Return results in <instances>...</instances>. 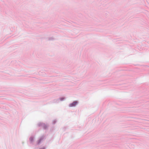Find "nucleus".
I'll return each instance as SVG.
<instances>
[{
	"instance_id": "1",
	"label": "nucleus",
	"mask_w": 149,
	"mask_h": 149,
	"mask_svg": "<svg viewBox=\"0 0 149 149\" xmlns=\"http://www.w3.org/2000/svg\"><path fill=\"white\" fill-rule=\"evenodd\" d=\"M77 103V102L76 101H74L72 103H71L70 104V107H72L73 106H74Z\"/></svg>"
},
{
	"instance_id": "2",
	"label": "nucleus",
	"mask_w": 149,
	"mask_h": 149,
	"mask_svg": "<svg viewBox=\"0 0 149 149\" xmlns=\"http://www.w3.org/2000/svg\"><path fill=\"white\" fill-rule=\"evenodd\" d=\"M41 140V139H40V140L38 141L37 142V144H39L40 143Z\"/></svg>"
},
{
	"instance_id": "3",
	"label": "nucleus",
	"mask_w": 149,
	"mask_h": 149,
	"mask_svg": "<svg viewBox=\"0 0 149 149\" xmlns=\"http://www.w3.org/2000/svg\"><path fill=\"white\" fill-rule=\"evenodd\" d=\"M30 140L31 141H32L33 140V139L32 137H31L30 138Z\"/></svg>"
}]
</instances>
